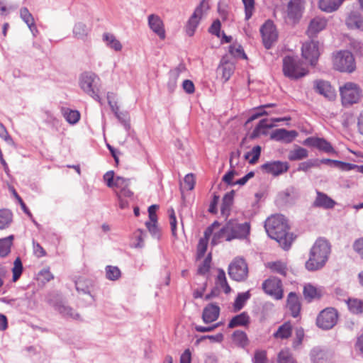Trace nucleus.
Here are the masks:
<instances>
[{"label":"nucleus","mask_w":363,"mask_h":363,"mask_svg":"<svg viewBox=\"0 0 363 363\" xmlns=\"http://www.w3.org/2000/svg\"><path fill=\"white\" fill-rule=\"evenodd\" d=\"M220 314V308L214 304H208L203 310L202 320L205 323H211L216 321Z\"/></svg>","instance_id":"nucleus-23"},{"label":"nucleus","mask_w":363,"mask_h":363,"mask_svg":"<svg viewBox=\"0 0 363 363\" xmlns=\"http://www.w3.org/2000/svg\"><path fill=\"white\" fill-rule=\"evenodd\" d=\"M0 138L4 140L9 145H14V142L7 132L5 126L0 123Z\"/></svg>","instance_id":"nucleus-62"},{"label":"nucleus","mask_w":363,"mask_h":363,"mask_svg":"<svg viewBox=\"0 0 363 363\" xmlns=\"http://www.w3.org/2000/svg\"><path fill=\"white\" fill-rule=\"evenodd\" d=\"M284 75L292 80L298 79L308 73L303 62L297 57L286 56L283 59Z\"/></svg>","instance_id":"nucleus-3"},{"label":"nucleus","mask_w":363,"mask_h":363,"mask_svg":"<svg viewBox=\"0 0 363 363\" xmlns=\"http://www.w3.org/2000/svg\"><path fill=\"white\" fill-rule=\"evenodd\" d=\"M348 308L354 314H363V301L358 298H349L347 301Z\"/></svg>","instance_id":"nucleus-38"},{"label":"nucleus","mask_w":363,"mask_h":363,"mask_svg":"<svg viewBox=\"0 0 363 363\" xmlns=\"http://www.w3.org/2000/svg\"><path fill=\"white\" fill-rule=\"evenodd\" d=\"M217 284L223 289L225 294H228L230 291V288L228 284L225 273L223 269H219L217 275Z\"/></svg>","instance_id":"nucleus-47"},{"label":"nucleus","mask_w":363,"mask_h":363,"mask_svg":"<svg viewBox=\"0 0 363 363\" xmlns=\"http://www.w3.org/2000/svg\"><path fill=\"white\" fill-rule=\"evenodd\" d=\"M61 112L65 120L70 124H75L80 119V113L78 111L62 107Z\"/></svg>","instance_id":"nucleus-35"},{"label":"nucleus","mask_w":363,"mask_h":363,"mask_svg":"<svg viewBox=\"0 0 363 363\" xmlns=\"http://www.w3.org/2000/svg\"><path fill=\"white\" fill-rule=\"evenodd\" d=\"M264 228L267 235L275 240L284 250H288L293 241L292 235L289 233L287 220L282 215L269 217Z\"/></svg>","instance_id":"nucleus-1"},{"label":"nucleus","mask_w":363,"mask_h":363,"mask_svg":"<svg viewBox=\"0 0 363 363\" xmlns=\"http://www.w3.org/2000/svg\"><path fill=\"white\" fill-rule=\"evenodd\" d=\"M327 20L323 17L313 18L308 25L307 34L309 37L315 36L319 32L324 30L327 26Z\"/></svg>","instance_id":"nucleus-21"},{"label":"nucleus","mask_w":363,"mask_h":363,"mask_svg":"<svg viewBox=\"0 0 363 363\" xmlns=\"http://www.w3.org/2000/svg\"><path fill=\"white\" fill-rule=\"evenodd\" d=\"M218 69L222 70V77L224 79L225 82H227L234 72L235 64L223 58L220 61Z\"/></svg>","instance_id":"nucleus-29"},{"label":"nucleus","mask_w":363,"mask_h":363,"mask_svg":"<svg viewBox=\"0 0 363 363\" xmlns=\"http://www.w3.org/2000/svg\"><path fill=\"white\" fill-rule=\"evenodd\" d=\"M13 240V235L0 239V255L1 257H5L10 252Z\"/></svg>","instance_id":"nucleus-40"},{"label":"nucleus","mask_w":363,"mask_h":363,"mask_svg":"<svg viewBox=\"0 0 363 363\" xmlns=\"http://www.w3.org/2000/svg\"><path fill=\"white\" fill-rule=\"evenodd\" d=\"M316 194V198L313 203V206L324 209H331L336 205V202L326 194L317 191Z\"/></svg>","instance_id":"nucleus-22"},{"label":"nucleus","mask_w":363,"mask_h":363,"mask_svg":"<svg viewBox=\"0 0 363 363\" xmlns=\"http://www.w3.org/2000/svg\"><path fill=\"white\" fill-rule=\"evenodd\" d=\"M89 32L90 28L83 22H77L72 29L74 38L83 41L86 40Z\"/></svg>","instance_id":"nucleus-25"},{"label":"nucleus","mask_w":363,"mask_h":363,"mask_svg":"<svg viewBox=\"0 0 363 363\" xmlns=\"http://www.w3.org/2000/svg\"><path fill=\"white\" fill-rule=\"evenodd\" d=\"M23 272V264L19 257H17L13 262L12 268L13 281H16L21 277Z\"/></svg>","instance_id":"nucleus-48"},{"label":"nucleus","mask_w":363,"mask_h":363,"mask_svg":"<svg viewBox=\"0 0 363 363\" xmlns=\"http://www.w3.org/2000/svg\"><path fill=\"white\" fill-rule=\"evenodd\" d=\"M91 286L92 281L86 277H80L75 281V287L78 292L89 294Z\"/></svg>","instance_id":"nucleus-34"},{"label":"nucleus","mask_w":363,"mask_h":363,"mask_svg":"<svg viewBox=\"0 0 363 363\" xmlns=\"http://www.w3.org/2000/svg\"><path fill=\"white\" fill-rule=\"evenodd\" d=\"M225 232H228L227 241L234 239L247 238L250 232V225L248 222L238 223L237 220H230L225 225Z\"/></svg>","instance_id":"nucleus-7"},{"label":"nucleus","mask_w":363,"mask_h":363,"mask_svg":"<svg viewBox=\"0 0 363 363\" xmlns=\"http://www.w3.org/2000/svg\"><path fill=\"white\" fill-rule=\"evenodd\" d=\"M318 166V160H308L299 164L298 171L307 172L309 169Z\"/></svg>","instance_id":"nucleus-59"},{"label":"nucleus","mask_w":363,"mask_h":363,"mask_svg":"<svg viewBox=\"0 0 363 363\" xmlns=\"http://www.w3.org/2000/svg\"><path fill=\"white\" fill-rule=\"evenodd\" d=\"M102 38L104 42H105L106 45L109 48L113 49L117 52L121 51L122 50V44L113 34L105 33L103 34Z\"/></svg>","instance_id":"nucleus-28"},{"label":"nucleus","mask_w":363,"mask_h":363,"mask_svg":"<svg viewBox=\"0 0 363 363\" xmlns=\"http://www.w3.org/2000/svg\"><path fill=\"white\" fill-rule=\"evenodd\" d=\"M134 235L138 240V242L134 245V247H143L144 245L143 236L145 235V233L142 230L138 229L135 232Z\"/></svg>","instance_id":"nucleus-64"},{"label":"nucleus","mask_w":363,"mask_h":363,"mask_svg":"<svg viewBox=\"0 0 363 363\" xmlns=\"http://www.w3.org/2000/svg\"><path fill=\"white\" fill-rule=\"evenodd\" d=\"M262 289L264 292L276 299H281L283 297L281 281L275 277L265 280L262 284Z\"/></svg>","instance_id":"nucleus-12"},{"label":"nucleus","mask_w":363,"mask_h":363,"mask_svg":"<svg viewBox=\"0 0 363 363\" xmlns=\"http://www.w3.org/2000/svg\"><path fill=\"white\" fill-rule=\"evenodd\" d=\"M208 339L210 340L213 342H220L223 340V335L222 333H218L216 335H203L201 336L199 339L196 340V344H199L200 342Z\"/></svg>","instance_id":"nucleus-61"},{"label":"nucleus","mask_w":363,"mask_h":363,"mask_svg":"<svg viewBox=\"0 0 363 363\" xmlns=\"http://www.w3.org/2000/svg\"><path fill=\"white\" fill-rule=\"evenodd\" d=\"M313 363H328V358L327 353L319 349L314 348L311 352Z\"/></svg>","instance_id":"nucleus-37"},{"label":"nucleus","mask_w":363,"mask_h":363,"mask_svg":"<svg viewBox=\"0 0 363 363\" xmlns=\"http://www.w3.org/2000/svg\"><path fill=\"white\" fill-rule=\"evenodd\" d=\"M330 248L328 242L324 239H318L312 247L306 267L309 271L321 269L328 260Z\"/></svg>","instance_id":"nucleus-2"},{"label":"nucleus","mask_w":363,"mask_h":363,"mask_svg":"<svg viewBox=\"0 0 363 363\" xmlns=\"http://www.w3.org/2000/svg\"><path fill=\"white\" fill-rule=\"evenodd\" d=\"M99 77L92 72H84L79 77L80 88L96 101L100 102L101 98L98 94L97 84Z\"/></svg>","instance_id":"nucleus-5"},{"label":"nucleus","mask_w":363,"mask_h":363,"mask_svg":"<svg viewBox=\"0 0 363 363\" xmlns=\"http://www.w3.org/2000/svg\"><path fill=\"white\" fill-rule=\"evenodd\" d=\"M233 202V196L228 194H226L223 200V203L221 205V213L223 215H228L230 211V207Z\"/></svg>","instance_id":"nucleus-52"},{"label":"nucleus","mask_w":363,"mask_h":363,"mask_svg":"<svg viewBox=\"0 0 363 363\" xmlns=\"http://www.w3.org/2000/svg\"><path fill=\"white\" fill-rule=\"evenodd\" d=\"M303 144L306 146L316 147L318 150L327 153L334 152V149L330 143L325 140L324 138L309 137L303 142Z\"/></svg>","instance_id":"nucleus-16"},{"label":"nucleus","mask_w":363,"mask_h":363,"mask_svg":"<svg viewBox=\"0 0 363 363\" xmlns=\"http://www.w3.org/2000/svg\"><path fill=\"white\" fill-rule=\"evenodd\" d=\"M303 9V0H291L287 8L288 19L293 23L298 22L302 16Z\"/></svg>","instance_id":"nucleus-13"},{"label":"nucleus","mask_w":363,"mask_h":363,"mask_svg":"<svg viewBox=\"0 0 363 363\" xmlns=\"http://www.w3.org/2000/svg\"><path fill=\"white\" fill-rule=\"evenodd\" d=\"M250 318L246 312H242L239 315L234 316L228 323L229 328H233L239 326H247Z\"/></svg>","instance_id":"nucleus-27"},{"label":"nucleus","mask_w":363,"mask_h":363,"mask_svg":"<svg viewBox=\"0 0 363 363\" xmlns=\"http://www.w3.org/2000/svg\"><path fill=\"white\" fill-rule=\"evenodd\" d=\"M352 248L363 260V237L354 240L352 245Z\"/></svg>","instance_id":"nucleus-57"},{"label":"nucleus","mask_w":363,"mask_h":363,"mask_svg":"<svg viewBox=\"0 0 363 363\" xmlns=\"http://www.w3.org/2000/svg\"><path fill=\"white\" fill-rule=\"evenodd\" d=\"M121 276V270L118 267L108 265L106 267V277L111 281L118 280Z\"/></svg>","instance_id":"nucleus-45"},{"label":"nucleus","mask_w":363,"mask_h":363,"mask_svg":"<svg viewBox=\"0 0 363 363\" xmlns=\"http://www.w3.org/2000/svg\"><path fill=\"white\" fill-rule=\"evenodd\" d=\"M169 216V224L171 226V230L173 236H176L177 235V218L175 216V213L173 208H171L168 211Z\"/></svg>","instance_id":"nucleus-60"},{"label":"nucleus","mask_w":363,"mask_h":363,"mask_svg":"<svg viewBox=\"0 0 363 363\" xmlns=\"http://www.w3.org/2000/svg\"><path fill=\"white\" fill-rule=\"evenodd\" d=\"M301 51L303 57L314 66L320 55L319 43L313 40L306 42L303 44Z\"/></svg>","instance_id":"nucleus-11"},{"label":"nucleus","mask_w":363,"mask_h":363,"mask_svg":"<svg viewBox=\"0 0 363 363\" xmlns=\"http://www.w3.org/2000/svg\"><path fill=\"white\" fill-rule=\"evenodd\" d=\"M211 254L209 253L205 259L203 261L202 264L198 268V274L204 275L208 272L211 268Z\"/></svg>","instance_id":"nucleus-51"},{"label":"nucleus","mask_w":363,"mask_h":363,"mask_svg":"<svg viewBox=\"0 0 363 363\" xmlns=\"http://www.w3.org/2000/svg\"><path fill=\"white\" fill-rule=\"evenodd\" d=\"M262 168L267 173L278 176L286 172L289 168V164L286 162L273 161L264 164Z\"/></svg>","instance_id":"nucleus-15"},{"label":"nucleus","mask_w":363,"mask_h":363,"mask_svg":"<svg viewBox=\"0 0 363 363\" xmlns=\"http://www.w3.org/2000/svg\"><path fill=\"white\" fill-rule=\"evenodd\" d=\"M267 267L274 272L278 273L282 276H286L287 273L286 264L282 262L277 261L269 262Z\"/></svg>","instance_id":"nucleus-42"},{"label":"nucleus","mask_w":363,"mask_h":363,"mask_svg":"<svg viewBox=\"0 0 363 363\" xmlns=\"http://www.w3.org/2000/svg\"><path fill=\"white\" fill-rule=\"evenodd\" d=\"M55 308L64 317L72 319H78L79 318V315L76 313L74 309L66 306L65 303H57L55 304Z\"/></svg>","instance_id":"nucleus-32"},{"label":"nucleus","mask_w":363,"mask_h":363,"mask_svg":"<svg viewBox=\"0 0 363 363\" xmlns=\"http://www.w3.org/2000/svg\"><path fill=\"white\" fill-rule=\"evenodd\" d=\"M230 52L235 57H239V56L242 55L243 57V58H246V55L244 53L243 49L241 47V45H231L230 47Z\"/></svg>","instance_id":"nucleus-63"},{"label":"nucleus","mask_w":363,"mask_h":363,"mask_svg":"<svg viewBox=\"0 0 363 363\" xmlns=\"http://www.w3.org/2000/svg\"><path fill=\"white\" fill-rule=\"evenodd\" d=\"M345 0H320L319 8L325 12L330 13L337 10Z\"/></svg>","instance_id":"nucleus-31"},{"label":"nucleus","mask_w":363,"mask_h":363,"mask_svg":"<svg viewBox=\"0 0 363 363\" xmlns=\"http://www.w3.org/2000/svg\"><path fill=\"white\" fill-rule=\"evenodd\" d=\"M12 213L6 209L0 210V230L9 227L12 222Z\"/></svg>","instance_id":"nucleus-39"},{"label":"nucleus","mask_w":363,"mask_h":363,"mask_svg":"<svg viewBox=\"0 0 363 363\" xmlns=\"http://www.w3.org/2000/svg\"><path fill=\"white\" fill-rule=\"evenodd\" d=\"M200 20L201 19L199 18L195 15H191L186 26V32L189 36H192L194 34V32L200 22Z\"/></svg>","instance_id":"nucleus-43"},{"label":"nucleus","mask_w":363,"mask_h":363,"mask_svg":"<svg viewBox=\"0 0 363 363\" xmlns=\"http://www.w3.org/2000/svg\"><path fill=\"white\" fill-rule=\"evenodd\" d=\"M337 318V312L335 308H326L317 316L316 325L323 330H330L336 325Z\"/></svg>","instance_id":"nucleus-8"},{"label":"nucleus","mask_w":363,"mask_h":363,"mask_svg":"<svg viewBox=\"0 0 363 363\" xmlns=\"http://www.w3.org/2000/svg\"><path fill=\"white\" fill-rule=\"evenodd\" d=\"M303 296L308 302L321 296V291L311 284H306L303 287Z\"/></svg>","instance_id":"nucleus-33"},{"label":"nucleus","mask_w":363,"mask_h":363,"mask_svg":"<svg viewBox=\"0 0 363 363\" xmlns=\"http://www.w3.org/2000/svg\"><path fill=\"white\" fill-rule=\"evenodd\" d=\"M148 26L150 28L161 40H164L166 37L164 26L161 18L156 14H150L147 17Z\"/></svg>","instance_id":"nucleus-14"},{"label":"nucleus","mask_w":363,"mask_h":363,"mask_svg":"<svg viewBox=\"0 0 363 363\" xmlns=\"http://www.w3.org/2000/svg\"><path fill=\"white\" fill-rule=\"evenodd\" d=\"M339 89L342 104L344 106L358 103L362 95L361 89L354 82H347L340 86Z\"/></svg>","instance_id":"nucleus-6"},{"label":"nucleus","mask_w":363,"mask_h":363,"mask_svg":"<svg viewBox=\"0 0 363 363\" xmlns=\"http://www.w3.org/2000/svg\"><path fill=\"white\" fill-rule=\"evenodd\" d=\"M308 156V152L306 149L298 145H295L293 150H291L288 154V159L290 161H297L303 160Z\"/></svg>","instance_id":"nucleus-30"},{"label":"nucleus","mask_w":363,"mask_h":363,"mask_svg":"<svg viewBox=\"0 0 363 363\" xmlns=\"http://www.w3.org/2000/svg\"><path fill=\"white\" fill-rule=\"evenodd\" d=\"M261 154V147L255 146L250 152L245 154V158L249 160L250 164H255L259 158Z\"/></svg>","instance_id":"nucleus-46"},{"label":"nucleus","mask_w":363,"mask_h":363,"mask_svg":"<svg viewBox=\"0 0 363 363\" xmlns=\"http://www.w3.org/2000/svg\"><path fill=\"white\" fill-rule=\"evenodd\" d=\"M286 306L293 317L296 318L298 316L301 311V303L299 298L296 293H289L287 298Z\"/></svg>","instance_id":"nucleus-24"},{"label":"nucleus","mask_w":363,"mask_h":363,"mask_svg":"<svg viewBox=\"0 0 363 363\" xmlns=\"http://www.w3.org/2000/svg\"><path fill=\"white\" fill-rule=\"evenodd\" d=\"M209 9V4L207 0H203L196 8L194 15L201 19Z\"/></svg>","instance_id":"nucleus-49"},{"label":"nucleus","mask_w":363,"mask_h":363,"mask_svg":"<svg viewBox=\"0 0 363 363\" xmlns=\"http://www.w3.org/2000/svg\"><path fill=\"white\" fill-rule=\"evenodd\" d=\"M245 6V19L249 20L255 10V0H242Z\"/></svg>","instance_id":"nucleus-53"},{"label":"nucleus","mask_w":363,"mask_h":363,"mask_svg":"<svg viewBox=\"0 0 363 363\" xmlns=\"http://www.w3.org/2000/svg\"><path fill=\"white\" fill-rule=\"evenodd\" d=\"M233 340L238 345L244 347L248 344V338L246 333L242 330H238L233 333Z\"/></svg>","instance_id":"nucleus-41"},{"label":"nucleus","mask_w":363,"mask_h":363,"mask_svg":"<svg viewBox=\"0 0 363 363\" xmlns=\"http://www.w3.org/2000/svg\"><path fill=\"white\" fill-rule=\"evenodd\" d=\"M289 118H272L270 121L272 123H269V120L267 118L261 120L258 125L256 126V128L254 129V130L252 133L251 137L252 138H255L260 135H264L266 134V129L272 128L274 126V122H280L284 121H287Z\"/></svg>","instance_id":"nucleus-17"},{"label":"nucleus","mask_w":363,"mask_h":363,"mask_svg":"<svg viewBox=\"0 0 363 363\" xmlns=\"http://www.w3.org/2000/svg\"><path fill=\"white\" fill-rule=\"evenodd\" d=\"M314 88L318 93L329 100H333L336 96L335 90L328 82L323 80L315 81L314 82Z\"/></svg>","instance_id":"nucleus-20"},{"label":"nucleus","mask_w":363,"mask_h":363,"mask_svg":"<svg viewBox=\"0 0 363 363\" xmlns=\"http://www.w3.org/2000/svg\"><path fill=\"white\" fill-rule=\"evenodd\" d=\"M20 17L26 25H32L33 22L35 21L33 15L26 7H23L20 9Z\"/></svg>","instance_id":"nucleus-54"},{"label":"nucleus","mask_w":363,"mask_h":363,"mask_svg":"<svg viewBox=\"0 0 363 363\" xmlns=\"http://www.w3.org/2000/svg\"><path fill=\"white\" fill-rule=\"evenodd\" d=\"M263 43L267 49H269L278 38L276 28L271 21H267L260 28Z\"/></svg>","instance_id":"nucleus-10"},{"label":"nucleus","mask_w":363,"mask_h":363,"mask_svg":"<svg viewBox=\"0 0 363 363\" xmlns=\"http://www.w3.org/2000/svg\"><path fill=\"white\" fill-rule=\"evenodd\" d=\"M250 294L249 291L239 294L234 303L235 311H238L241 310L243 308L245 302L250 298Z\"/></svg>","instance_id":"nucleus-44"},{"label":"nucleus","mask_w":363,"mask_h":363,"mask_svg":"<svg viewBox=\"0 0 363 363\" xmlns=\"http://www.w3.org/2000/svg\"><path fill=\"white\" fill-rule=\"evenodd\" d=\"M298 136L296 130H288L284 128L277 129L271 134V138L285 143H291Z\"/></svg>","instance_id":"nucleus-18"},{"label":"nucleus","mask_w":363,"mask_h":363,"mask_svg":"<svg viewBox=\"0 0 363 363\" xmlns=\"http://www.w3.org/2000/svg\"><path fill=\"white\" fill-rule=\"evenodd\" d=\"M345 23L350 29L363 30V16L359 11H352L348 13Z\"/></svg>","instance_id":"nucleus-19"},{"label":"nucleus","mask_w":363,"mask_h":363,"mask_svg":"<svg viewBox=\"0 0 363 363\" xmlns=\"http://www.w3.org/2000/svg\"><path fill=\"white\" fill-rule=\"evenodd\" d=\"M224 230L225 226L220 229L218 232L214 233L211 241V244L213 245H217L221 238H224L227 241L228 232H225Z\"/></svg>","instance_id":"nucleus-56"},{"label":"nucleus","mask_w":363,"mask_h":363,"mask_svg":"<svg viewBox=\"0 0 363 363\" xmlns=\"http://www.w3.org/2000/svg\"><path fill=\"white\" fill-rule=\"evenodd\" d=\"M253 363H268L267 352L264 350H257L255 352Z\"/></svg>","instance_id":"nucleus-58"},{"label":"nucleus","mask_w":363,"mask_h":363,"mask_svg":"<svg viewBox=\"0 0 363 363\" xmlns=\"http://www.w3.org/2000/svg\"><path fill=\"white\" fill-rule=\"evenodd\" d=\"M278 363H296L289 350H283L278 354Z\"/></svg>","instance_id":"nucleus-50"},{"label":"nucleus","mask_w":363,"mask_h":363,"mask_svg":"<svg viewBox=\"0 0 363 363\" xmlns=\"http://www.w3.org/2000/svg\"><path fill=\"white\" fill-rule=\"evenodd\" d=\"M292 326L289 322H286L279 327L278 330L274 334L276 338L286 339L291 336Z\"/></svg>","instance_id":"nucleus-36"},{"label":"nucleus","mask_w":363,"mask_h":363,"mask_svg":"<svg viewBox=\"0 0 363 363\" xmlns=\"http://www.w3.org/2000/svg\"><path fill=\"white\" fill-rule=\"evenodd\" d=\"M228 274L233 279L240 281L245 280L248 274V267L245 259L235 258L229 265Z\"/></svg>","instance_id":"nucleus-9"},{"label":"nucleus","mask_w":363,"mask_h":363,"mask_svg":"<svg viewBox=\"0 0 363 363\" xmlns=\"http://www.w3.org/2000/svg\"><path fill=\"white\" fill-rule=\"evenodd\" d=\"M184 69V67L183 66H179L169 72L167 88L170 92H173L175 90L177 86L178 79Z\"/></svg>","instance_id":"nucleus-26"},{"label":"nucleus","mask_w":363,"mask_h":363,"mask_svg":"<svg viewBox=\"0 0 363 363\" xmlns=\"http://www.w3.org/2000/svg\"><path fill=\"white\" fill-rule=\"evenodd\" d=\"M208 242L206 238H201L197 246V259L203 257L207 250Z\"/></svg>","instance_id":"nucleus-55"},{"label":"nucleus","mask_w":363,"mask_h":363,"mask_svg":"<svg viewBox=\"0 0 363 363\" xmlns=\"http://www.w3.org/2000/svg\"><path fill=\"white\" fill-rule=\"evenodd\" d=\"M333 66L335 70L351 73L356 68L353 55L348 50H340L333 55Z\"/></svg>","instance_id":"nucleus-4"}]
</instances>
